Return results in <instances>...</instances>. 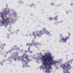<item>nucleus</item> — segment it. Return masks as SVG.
I'll use <instances>...</instances> for the list:
<instances>
[{
  "label": "nucleus",
  "mask_w": 73,
  "mask_h": 73,
  "mask_svg": "<svg viewBox=\"0 0 73 73\" xmlns=\"http://www.w3.org/2000/svg\"><path fill=\"white\" fill-rule=\"evenodd\" d=\"M25 56V58L27 60V61L28 62H29V61H30V59H29V57H28V56L25 55V54H24L23 55V57Z\"/></svg>",
  "instance_id": "obj_8"
},
{
  "label": "nucleus",
  "mask_w": 73,
  "mask_h": 73,
  "mask_svg": "<svg viewBox=\"0 0 73 73\" xmlns=\"http://www.w3.org/2000/svg\"><path fill=\"white\" fill-rule=\"evenodd\" d=\"M55 20H58L57 19V17H55Z\"/></svg>",
  "instance_id": "obj_14"
},
{
  "label": "nucleus",
  "mask_w": 73,
  "mask_h": 73,
  "mask_svg": "<svg viewBox=\"0 0 73 73\" xmlns=\"http://www.w3.org/2000/svg\"><path fill=\"white\" fill-rule=\"evenodd\" d=\"M28 45L30 46H32V44L29 43H27L26 46H28Z\"/></svg>",
  "instance_id": "obj_10"
},
{
  "label": "nucleus",
  "mask_w": 73,
  "mask_h": 73,
  "mask_svg": "<svg viewBox=\"0 0 73 73\" xmlns=\"http://www.w3.org/2000/svg\"><path fill=\"white\" fill-rule=\"evenodd\" d=\"M31 53H32V51H29Z\"/></svg>",
  "instance_id": "obj_17"
},
{
  "label": "nucleus",
  "mask_w": 73,
  "mask_h": 73,
  "mask_svg": "<svg viewBox=\"0 0 73 73\" xmlns=\"http://www.w3.org/2000/svg\"><path fill=\"white\" fill-rule=\"evenodd\" d=\"M59 42H60V41H59Z\"/></svg>",
  "instance_id": "obj_19"
},
{
  "label": "nucleus",
  "mask_w": 73,
  "mask_h": 73,
  "mask_svg": "<svg viewBox=\"0 0 73 73\" xmlns=\"http://www.w3.org/2000/svg\"><path fill=\"white\" fill-rule=\"evenodd\" d=\"M5 44H2L1 45V46L0 48H1V50H3V49H4V46H5Z\"/></svg>",
  "instance_id": "obj_9"
},
{
  "label": "nucleus",
  "mask_w": 73,
  "mask_h": 73,
  "mask_svg": "<svg viewBox=\"0 0 73 73\" xmlns=\"http://www.w3.org/2000/svg\"><path fill=\"white\" fill-rule=\"evenodd\" d=\"M42 32L43 33L42 35H43L44 33L46 34V35H49V36H50V34L49 33V32L48 31L46 30L45 28H43V30L42 31Z\"/></svg>",
  "instance_id": "obj_6"
},
{
  "label": "nucleus",
  "mask_w": 73,
  "mask_h": 73,
  "mask_svg": "<svg viewBox=\"0 0 73 73\" xmlns=\"http://www.w3.org/2000/svg\"><path fill=\"white\" fill-rule=\"evenodd\" d=\"M60 36H62V34H61V35H60Z\"/></svg>",
  "instance_id": "obj_18"
},
{
  "label": "nucleus",
  "mask_w": 73,
  "mask_h": 73,
  "mask_svg": "<svg viewBox=\"0 0 73 73\" xmlns=\"http://www.w3.org/2000/svg\"><path fill=\"white\" fill-rule=\"evenodd\" d=\"M29 48H28V50H29L30 51V48H31L30 47V46H29Z\"/></svg>",
  "instance_id": "obj_13"
},
{
  "label": "nucleus",
  "mask_w": 73,
  "mask_h": 73,
  "mask_svg": "<svg viewBox=\"0 0 73 73\" xmlns=\"http://www.w3.org/2000/svg\"><path fill=\"white\" fill-rule=\"evenodd\" d=\"M26 36H27V35H26Z\"/></svg>",
  "instance_id": "obj_21"
},
{
  "label": "nucleus",
  "mask_w": 73,
  "mask_h": 73,
  "mask_svg": "<svg viewBox=\"0 0 73 73\" xmlns=\"http://www.w3.org/2000/svg\"><path fill=\"white\" fill-rule=\"evenodd\" d=\"M21 60L22 61V63L23 64L24 66L26 67V66H28V63H27L25 60H24L23 59H22Z\"/></svg>",
  "instance_id": "obj_7"
},
{
  "label": "nucleus",
  "mask_w": 73,
  "mask_h": 73,
  "mask_svg": "<svg viewBox=\"0 0 73 73\" xmlns=\"http://www.w3.org/2000/svg\"><path fill=\"white\" fill-rule=\"evenodd\" d=\"M47 55H45V56H43L41 57L42 61L45 62L43 63V66H44V68L46 70V73H50V70L52 67V65H54L57 63V61L55 60L53 61V58L50 54H49L48 57L46 58L45 56H47Z\"/></svg>",
  "instance_id": "obj_1"
},
{
  "label": "nucleus",
  "mask_w": 73,
  "mask_h": 73,
  "mask_svg": "<svg viewBox=\"0 0 73 73\" xmlns=\"http://www.w3.org/2000/svg\"><path fill=\"white\" fill-rule=\"evenodd\" d=\"M49 19H50V20H53V18H52L51 17H49Z\"/></svg>",
  "instance_id": "obj_12"
},
{
  "label": "nucleus",
  "mask_w": 73,
  "mask_h": 73,
  "mask_svg": "<svg viewBox=\"0 0 73 73\" xmlns=\"http://www.w3.org/2000/svg\"><path fill=\"white\" fill-rule=\"evenodd\" d=\"M8 12H9L8 11Z\"/></svg>",
  "instance_id": "obj_20"
},
{
  "label": "nucleus",
  "mask_w": 73,
  "mask_h": 73,
  "mask_svg": "<svg viewBox=\"0 0 73 73\" xmlns=\"http://www.w3.org/2000/svg\"><path fill=\"white\" fill-rule=\"evenodd\" d=\"M62 67L63 69V73H70V72H68V71L72 68V67L69 64V62H68V64H65L63 65Z\"/></svg>",
  "instance_id": "obj_3"
},
{
  "label": "nucleus",
  "mask_w": 73,
  "mask_h": 73,
  "mask_svg": "<svg viewBox=\"0 0 73 73\" xmlns=\"http://www.w3.org/2000/svg\"><path fill=\"white\" fill-rule=\"evenodd\" d=\"M4 14H5L6 15H8L7 10H5L1 14V17L3 20V21L1 22L2 24H5V23H6V25H7L9 23V20L8 18H6V19H4V17L3 15H4Z\"/></svg>",
  "instance_id": "obj_2"
},
{
  "label": "nucleus",
  "mask_w": 73,
  "mask_h": 73,
  "mask_svg": "<svg viewBox=\"0 0 73 73\" xmlns=\"http://www.w3.org/2000/svg\"><path fill=\"white\" fill-rule=\"evenodd\" d=\"M17 55H16V54H15V56H14V58H17Z\"/></svg>",
  "instance_id": "obj_11"
},
{
  "label": "nucleus",
  "mask_w": 73,
  "mask_h": 73,
  "mask_svg": "<svg viewBox=\"0 0 73 73\" xmlns=\"http://www.w3.org/2000/svg\"><path fill=\"white\" fill-rule=\"evenodd\" d=\"M43 33L42 32V31H36L35 32H33L32 35L34 36L35 37H36V36H38V37L41 36V34H43Z\"/></svg>",
  "instance_id": "obj_4"
},
{
  "label": "nucleus",
  "mask_w": 73,
  "mask_h": 73,
  "mask_svg": "<svg viewBox=\"0 0 73 73\" xmlns=\"http://www.w3.org/2000/svg\"><path fill=\"white\" fill-rule=\"evenodd\" d=\"M70 38L69 36H66L65 37V39L63 36H61L60 38V41H62L63 42H66V40L69 39Z\"/></svg>",
  "instance_id": "obj_5"
},
{
  "label": "nucleus",
  "mask_w": 73,
  "mask_h": 73,
  "mask_svg": "<svg viewBox=\"0 0 73 73\" xmlns=\"http://www.w3.org/2000/svg\"><path fill=\"white\" fill-rule=\"evenodd\" d=\"M68 34H69V35H68V36H70V33H68Z\"/></svg>",
  "instance_id": "obj_16"
},
{
  "label": "nucleus",
  "mask_w": 73,
  "mask_h": 73,
  "mask_svg": "<svg viewBox=\"0 0 73 73\" xmlns=\"http://www.w3.org/2000/svg\"><path fill=\"white\" fill-rule=\"evenodd\" d=\"M55 25H57V22L56 21V22H55Z\"/></svg>",
  "instance_id": "obj_15"
}]
</instances>
